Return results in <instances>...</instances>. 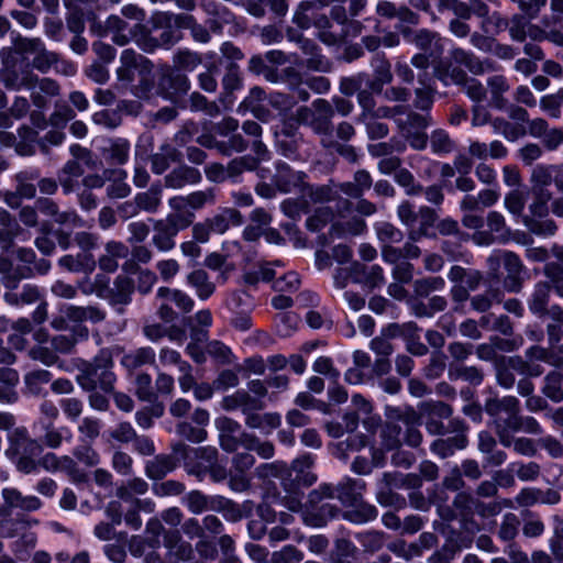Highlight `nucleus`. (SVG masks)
Instances as JSON below:
<instances>
[{
    "label": "nucleus",
    "instance_id": "nucleus-1",
    "mask_svg": "<svg viewBox=\"0 0 563 563\" xmlns=\"http://www.w3.org/2000/svg\"><path fill=\"white\" fill-rule=\"evenodd\" d=\"M313 463L314 456L305 453L294 460L290 466L283 461H275L260 465L256 473L262 478H278L287 492L296 493L299 486L316 483L317 476L311 471Z\"/></svg>",
    "mask_w": 563,
    "mask_h": 563
},
{
    "label": "nucleus",
    "instance_id": "nucleus-2",
    "mask_svg": "<svg viewBox=\"0 0 563 563\" xmlns=\"http://www.w3.org/2000/svg\"><path fill=\"white\" fill-rule=\"evenodd\" d=\"M485 411L492 418L494 428L530 434L542 433V428L533 417L520 415V402L515 396L490 398L485 402Z\"/></svg>",
    "mask_w": 563,
    "mask_h": 563
},
{
    "label": "nucleus",
    "instance_id": "nucleus-3",
    "mask_svg": "<svg viewBox=\"0 0 563 563\" xmlns=\"http://www.w3.org/2000/svg\"><path fill=\"white\" fill-rule=\"evenodd\" d=\"M333 495V488L331 485H320L318 489L312 490L309 494V507L302 508L300 498L297 495L284 497L282 499L276 498L274 503L286 507L292 512L302 514V519L307 526L322 527L331 518H334L338 514V508L331 503H323V498H331Z\"/></svg>",
    "mask_w": 563,
    "mask_h": 563
},
{
    "label": "nucleus",
    "instance_id": "nucleus-4",
    "mask_svg": "<svg viewBox=\"0 0 563 563\" xmlns=\"http://www.w3.org/2000/svg\"><path fill=\"white\" fill-rule=\"evenodd\" d=\"M76 380L86 391L100 388L104 393H112L117 380L113 373V356L110 350L102 349L92 361H79Z\"/></svg>",
    "mask_w": 563,
    "mask_h": 563
},
{
    "label": "nucleus",
    "instance_id": "nucleus-5",
    "mask_svg": "<svg viewBox=\"0 0 563 563\" xmlns=\"http://www.w3.org/2000/svg\"><path fill=\"white\" fill-rule=\"evenodd\" d=\"M120 63L117 70L119 80L132 82L139 79L140 84L132 88V92L140 99L147 98L154 85L151 62L133 49H124Z\"/></svg>",
    "mask_w": 563,
    "mask_h": 563
},
{
    "label": "nucleus",
    "instance_id": "nucleus-6",
    "mask_svg": "<svg viewBox=\"0 0 563 563\" xmlns=\"http://www.w3.org/2000/svg\"><path fill=\"white\" fill-rule=\"evenodd\" d=\"M533 200L528 207V213L522 217V223L533 234L548 238L555 234L558 225L549 214V201L552 198L551 191H532Z\"/></svg>",
    "mask_w": 563,
    "mask_h": 563
},
{
    "label": "nucleus",
    "instance_id": "nucleus-7",
    "mask_svg": "<svg viewBox=\"0 0 563 563\" xmlns=\"http://www.w3.org/2000/svg\"><path fill=\"white\" fill-rule=\"evenodd\" d=\"M526 358L510 356L507 362L518 374L526 376H540L543 373L544 369L538 362H544L563 369V354L550 349L538 345L531 346L526 351Z\"/></svg>",
    "mask_w": 563,
    "mask_h": 563
},
{
    "label": "nucleus",
    "instance_id": "nucleus-8",
    "mask_svg": "<svg viewBox=\"0 0 563 563\" xmlns=\"http://www.w3.org/2000/svg\"><path fill=\"white\" fill-rule=\"evenodd\" d=\"M342 192L351 198H360L363 192L357 188L356 183L345 181L339 185H324L310 190V196L319 202H334L335 214L339 218H345L353 210V203L345 198L339 196Z\"/></svg>",
    "mask_w": 563,
    "mask_h": 563
},
{
    "label": "nucleus",
    "instance_id": "nucleus-9",
    "mask_svg": "<svg viewBox=\"0 0 563 563\" xmlns=\"http://www.w3.org/2000/svg\"><path fill=\"white\" fill-rule=\"evenodd\" d=\"M332 117L333 108L324 99H317L312 102L311 108L300 107L296 111V119L299 123L310 126L327 141L331 140Z\"/></svg>",
    "mask_w": 563,
    "mask_h": 563
},
{
    "label": "nucleus",
    "instance_id": "nucleus-10",
    "mask_svg": "<svg viewBox=\"0 0 563 563\" xmlns=\"http://www.w3.org/2000/svg\"><path fill=\"white\" fill-rule=\"evenodd\" d=\"M59 313V317H54L51 321L52 328L57 331L66 330L67 321L78 324L86 321L99 323L107 317L106 311L98 306L62 305Z\"/></svg>",
    "mask_w": 563,
    "mask_h": 563
},
{
    "label": "nucleus",
    "instance_id": "nucleus-11",
    "mask_svg": "<svg viewBox=\"0 0 563 563\" xmlns=\"http://www.w3.org/2000/svg\"><path fill=\"white\" fill-rule=\"evenodd\" d=\"M406 42L413 44L422 53L431 56L432 62L439 59L444 52L449 40L442 38L438 33L427 29L412 31L407 26H398Z\"/></svg>",
    "mask_w": 563,
    "mask_h": 563
},
{
    "label": "nucleus",
    "instance_id": "nucleus-12",
    "mask_svg": "<svg viewBox=\"0 0 563 563\" xmlns=\"http://www.w3.org/2000/svg\"><path fill=\"white\" fill-rule=\"evenodd\" d=\"M385 415L388 420L399 421L405 424L406 433L404 441L407 445L411 448H417L420 445L422 441V434L418 427L421 424V419L419 413L412 407L386 406Z\"/></svg>",
    "mask_w": 563,
    "mask_h": 563
},
{
    "label": "nucleus",
    "instance_id": "nucleus-13",
    "mask_svg": "<svg viewBox=\"0 0 563 563\" xmlns=\"http://www.w3.org/2000/svg\"><path fill=\"white\" fill-rule=\"evenodd\" d=\"M317 25L320 27L319 40L328 46L340 45L346 38L356 37L363 30V24L356 20H349L344 25H329V18H319Z\"/></svg>",
    "mask_w": 563,
    "mask_h": 563
},
{
    "label": "nucleus",
    "instance_id": "nucleus-14",
    "mask_svg": "<svg viewBox=\"0 0 563 563\" xmlns=\"http://www.w3.org/2000/svg\"><path fill=\"white\" fill-rule=\"evenodd\" d=\"M184 450V460L187 472L202 481L208 475V468L212 467L218 459V450L213 446H201L198 449H188L179 445Z\"/></svg>",
    "mask_w": 563,
    "mask_h": 563
},
{
    "label": "nucleus",
    "instance_id": "nucleus-15",
    "mask_svg": "<svg viewBox=\"0 0 563 563\" xmlns=\"http://www.w3.org/2000/svg\"><path fill=\"white\" fill-rule=\"evenodd\" d=\"M0 81L12 91L32 88L36 75L27 67H19L12 59H4L0 69Z\"/></svg>",
    "mask_w": 563,
    "mask_h": 563
},
{
    "label": "nucleus",
    "instance_id": "nucleus-16",
    "mask_svg": "<svg viewBox=\"0 0 563 563\" xmlns=\"http://www.w3.org/2000/svg\"><path fill=\"white\" fill-rule=\"evenodd\" d=\"M449 430L455 435L448 439H438L431 444V452L441 459L451 456L457 450H463L467 445L464 422L460 419H452L449 422Z\"/></svg>",
    "mask_w": 563,
    "mask_h": 563
},
{
    "label": "nucleus",
    "instance_id": "nucleus-17",
    "mask_svg": "<svg viewBox=\"0 0 563 563\" xmlns=\"http://www.w3.org/2000/svg\"><path fill=\"white\" fill-rule=\"evenodd\" d=\"M488 262L493 267L495 264L498 265L503 262L508 276L505 278V287L510 292H518L521 289L520 274L523 265L520 257L509 251H503L494 253L489 256Z\"/></svg>",
    "mask_w": 563,
    "mask_h": 563
},
{
    "label": "nucleus",
    "instance_id": "nucleus-18",
    "mask_svg": "<svg viewBox=\"0 0 563 563\" xmlns=\"http://www.w3.org/2000/svg\"><path fill=\"white\" fill-rule=\"evenodd\" d=\"M488 231H476L472 239L481 246H488L494 242L506 243L509 240V229L506 225L505 218L497 211H492L487 216Z\"/></svg>",
    "mask_w": 563,
    "mask_h": 563
},
{
    "label": "nucleus",
    "instance_id": "nucleus-19",
    "mask_svg": "<svg viewBox=\"0 0 563 563\" xmlns=\"http://www.w3.org/2000/svg\"><path fill=\"white\" fill-rule=\"evenodd\" d=\"M275 168L273 183L279 191L285 194L297 190L305 191L307 175L303 172H296L284 162H276Z\"/></svg>",
    "mask_w": 563,
    "mask_h": 563
},
{
    "label": "nucleus",
    "instance_id": "nucleus-20",
    "mask_svg": "<svg viewBox=\"0 0 563 563\" xmlns=\"http://www.w3.org/2000/svg\"><path fill=\"white\" fill-rule=\"evenodd\" d=\"M477 499L465 493H460L453 501V509L449 507H439V514L444 520L460 518L466 530H473L467 526L468 519L474 515Z\"/></svg>",
    "mask_w": 563,
    "mask_h": 563
},
{
    "label": "nucleus",
    "instance_id": "nucleus-21",
    "mask_svg": "<svg viewBox=\"0 0 563 563\" xmlns=\"http://www.w3.org/2000/svg\"><path fill=\"white\" fill-rule=\"evenodd\" d=\"M288 38L297 42L302 53L308 56L306 66L309 69L322 73H327L331 69V62L320 54V48L312 40L297 35L291 31L288 32Z\"/></svg>",
    "mask_w": 563,
    "mask_h": 563
},
{
    "label": "nucleus",
    "instance_id": "nucleus-22",
    "mask_svg": "<svg viewBox=\"0 0 563 563\" xmlns=\"http://www.w3.org/2000/svg\"><path fill=\"white\" fill-rule=\"evenodd\" d=\"M91 31L97 32L100 36L112 34V41L124 46L129 43L132 37V31L128 22L121 19L119 15H110L104 25L101 23H93Z\"/></svg>",
    "mask_w": 563,
    "mask_h": 563
},
{
    "label": "nucleus",
    "instance_id": "nucleus-23",
    "mask_svg": "<svg viewBox=\"0 0 563 563\" xmlns=\"http://www.w3.org/2000/svg\"><path fill=\"white\" fill-rule=\"evenodd\" d=\"M219 431L220 446L227 452H234L241 445V426L228 417H220L214 420Z\"/></svg>",
    "mask_w": 563,
    "mask_h": 563
},
{
    "label": "nucleus",
    "instance_id": "nucleus-24",
    "mask_svg": "<svg viewBox=\"0 0 563 563\" xmlns=\"http://www.w3.org/2000/svg\"><path fill=\"white\" fill-rule=\"evenodd\" d=\"M429 123L428 114L411 113L408 115V125L404 129V134L412 148L418 151L426 148L428 136L424 129Z\"/></svg>",
    "mask_w": 563,
    "mask_h": 563
},
{
    "label": "nucleus",
    "instance_id": "nucleus-25",
    "mask_svg": "<svg viewBox=\"0 0 563 563\" xmlns=\"http://www.w3.org/2000/svg\"><path fill=\"white\" fill-rule=\"evenodd\" d=\"M333 488V495L331 498H323V503H330L329 500L336 497L343 506H354L362 499L363 492L365 489V482L363 479L344 478L336 488Z\"/></svg>",
    "mask_w": 563,
    "mask_h": 563
},
{
    "label": "nucleus",
    "instance_id": "nucleus-26",
    "mask_svg": "<svg viewBox=\"0 0 563 563\" xmlns=\"http://www.w3.org/2000/svg\"><path fill=\"white\" fill-rule=\"evenodd\" d=\"M197 143L207 148H217L223 155L243 152L247 143L240 134H233L227 142H218L212 134L203 133L196 139Z\"/></svg>",
    "mask_w": 563,
    "mask_h": 563
},
{
    "label": "nucleus",
    "instance_id": "nucleus-27",
    "mask_svg": "<svg viewBox=\"0 0 563 563\" xmlns=\"http://www.w3.org/2000/svg\"><path fill=\"white\" fill-rule=\"evenodd\" d=\"M499 442L506 448H512L517 454L523 456H534L538 452V441L529 438H515L514 431L504 428H494Z\"/></svg>",
    "mask_w": 563,
    "mask_h": 563
},
{
    "label": "nucleus",
    "instance_id": "nucleus-28",
    "mask_svg": "<svg viewBox=\"0 0 563 563\" xmlns=\"http://www.w3.org/2000/svg\"><path fill=\"white\" fill-rule=\"evenodd\" d=\"M164 545L170 563H180L189 561L192 556L190 543L181 540L178 531H168L164 536Z\"/></svg>",
    "mask_w": 563,
    "mask_h": 563
},
{
    "label": "nucleus",
    "instance_id": "nucleus-29",
    "mask_svg": "<svg viewBox=\"0 0 563 563\" xmlns=\"http://www.w3.org/2000/svg\"><path fill=\"white\" fill-rule=\"evenodd\" d=\"M89 338V330L84 324H77L73 328L70 334H58L51 339V346L54 349L56 355L68 354L73 351L78 342L85 341Z\"/></svg>",
    "mask_w": 563,
    "mask_h": 563
},
{
    "label": "nucleus",
    "instance_id": "nucleus-30",
    "mask_svg": "<svg viewBox=\"0 0 563 563\" xmlns=\"http://www.w3.org/2000/svg\"><path fill=\"white\" fill-rule=\"evenodd\" d=\"M27 90L31 91L32 103L36 108L43 109L47 106L49 98L59 95V85L52 78H40L36 75V82Z\"/></svg>",
    "mask_w": 563,
    "mask_h": 563
},
{
    "label": "nucleus",
    "instance_id": "nucleus-31",
    "mask_svg": "<svg viewBox=\"0 0 563 563\" xmlns=\"http://www.w3.org/2000/svg\"><path fill=\"white\" fill-rule=\"evenodd\" d=\"M8 440L10 448L5 451L8 456L21 451H30L32 454H40L42 451L41 445L35 441L29 439L27 430L24 427L12 428L8 432Z\"/></svg>",
    "mask_w": 563,
    "mask_h": 563
},
{
    "label": "nucleus",
    "instance_id": "nucleus-32",
    "mask_svg": "<svg viewBox=\"0 0 563 563\" xmlns=\"http://www.w3.org/2000/svg\"><path fill=\"white\" fill-rule=\"evenodd\" d=\"M58 264L68 272L89 275L95 271L97 262L92 253L79 251L76 255L67 254L62 256L58 260Z\"/></svg>",
    "mask_w": 563,
    "mask_h": 563
},
{
    "label": "nucleus",
    "instance_id": "nucleus-33",
    "mask_svg": "<svg viewBox=\"0 0 563 563\" xmlns=\"http://www.w3.org/2000/svg\"><path fill=\"white\" fill-rule=\"evenodd\" d=\"M202 179L201 173L190 166H179L165 177V185L173 189H179L187 185L199 184Z\"/></svg>",
    "mask_w": 563,
    "mask_h": 563
},
{
    "label": "nucleus",
    "instance_id": "nucleus-34",
    "mask_svg": "<svg viewBox=\"0 0 563 563\" xmlns=\"http://www.w3.org/2000/svg\"><path fill=\"white\" fill-rule=\"evenodd\" d=\"M2 497L9 508H16L24 511H35L42 506L40 498L33 495L24 496L16 488H3Z\"/></svg>",
    "mask_w": 563,
    "mask_h": 563
},
{
    "label": "nucleus",
    "instance_id": "nucleus-35",
    "mask_svg": "<svg viewBox=\"0 0 563 563\" xmlns=\"http://www.w3.org/2000/svg\"><path fill=\"white\" fill-rule=\"evenodd\" d=\"M398 475V473L383 474L382 483L384 486L377 492V501L382 506L401 508L406 505L405 498L390 488L391 485L396 484Z\"/></svg>",
    "mask_w": 563,
    "mask_h": 563
},
{
    "label": "nucleus",
    "instance_id": "nucleus-36",
    "mask_svg": "<svg viewBox=\"0 0 563 563\" xmlns=\"http://www.w3.org/2000/svg\"><path fill=\"white\" fill-rule=\"evenodd\" d=\"M186 284L195 290L200 300L209 299L216 291V285L210 280L205 269L198 268L187 275Z\"/></svg>",
    "mask_w": 563,
    "mask_h": 563
},
{
    "label": "nucleus",
    "instance_id": "nucleus-37",
    "mask_svg": "<svg viewBox=\"0 0 563 563\" xmlns=\"http://www.w3.org/2000/svg\"><path fill=\"white\" fill-rule=\"evenodd\" d=\"M319 18L328 16L324 14H319L317 12V7L313 2L302 1L298 5L294 14L292 21L301 30H308L311 26H314L318 30L317 36L319 37L320 27L317 25V21L319 20Z\"/></svg>",
    "mask_w": 563,
    "mask_h": 563
},
{
    "label": "nucleus",
    "instance_id": "nucleus-38",
    "mask_svg": "<svg viewBox=\"0 0 563 563\" xmlns=\"http://www.w3.org/2000/svg\"><path fill=\"white\" fill-rule=\"evenodd\" d=\"M490 19L495 21L498 29L508 27L509 35L512 41L525 42L527 38L529 20L523 15L515 14L509 21H507L499 14L494 13Z\"/></svg>",
    "mask_w": 563,
    "mask_h": 563
},
{
    "label": "nucleus",
    "instance_id": "nucleus-39",
    "mask_svg": "<svg viewBox=\"0 0 563 563\" xmlns=\"http://www.w3.org/2000/svg\"><path fill=\"white\" fill-rule=\"evenodd\" d=\"M177 236V233L174 229L168 227L163 219L155 220L153 224V236H152V244L159 251V252H169L172 251L175 245L176 241L175 238Z\"/></svg>",
    "mask_w": 563,
    "mask_h": 563
},
{
    "label": "nucleus",
    "instance_id": "nucleus-40",
    "mask_svg": "<svg viewBox=\"0 0 563 563\" xmlns=\"http://www.w3.org/2000/svg\"><path fill=\"white\" fill-rule=\"evenodd\" d=\"M372 66L375 71V79L369 80L366 77V86L373 92H379L383 89V86L388 84L393 78L390 73V64L384 56L376 55L372 60Z\"/></svg>",
    "mask_w": 563,
    "mask_h": 563
},
{
    "label": "nucleus",
    "instance_id": "nucleus-41",
    "mask_svg": "<svg viewBox=\"0 0 563 563\" xmlns=\"http://www.w3.org/2000/svg\"><path fill=\"white\" fill-rule=\"evenodd\" d=\"M353 269L357 272V276H354V283L364 284L369 288L379 287L384 284V271L378 265L365 267L358 262H353Z\"/></svg>",
    "mask_w": 563,
    "mask_h": 563
},
{
    "label": "nucleus",
    "instance_id": "nucleus-42",
    "mask_svg": "<svg viewBox=\"0 0 563 563\" xmlns=\"http://www.w3.org/2000/svg\"><path fill=\"white\" fill-rule=\"evenodd\" d=\"M245 423L252 429H258L262 433L269 434L282 423V417L277 412L249 413Z\"/></svg>",
    "mask_w": 563,
    "mask_h": 563
},
{
    "label": "nucleus",
    "instance_id": "nucleus-43",
    "mask_svg": "<svg viewBox=\"0 0 563 563\" xmlns=\"http://www.w3.org/2000/svg\"><path fill=\"white\" fill-rule=\"evenodd\" d=\"M227 503L223 498L208 497L198 490L190 492L185 499V504L189 511L199 515L209 509H216L220 505Z\"/></svg>",
    "mask_w": 563,
    "mask_h": 563
},
{
    "label": "nucleus",
    "instance_id": "nucleus-44",
    "mask_svg": "<svg viewBox=\"0 0 563 563\" xmlns=\"http://www.w3.org/2000/svg\"><path fill=\"white\" fill-rule=\"evenodd\" d=\"M0 274L3 275V284L9 289H14L23 278L34 276V269L29 266L16 267L11 272V263L8 258L0 256Z\"/></svg>",
    "mask_w": 563,
    "mask_h": 563
},
{
    "label": "nucleus",
    "instance_id": "nucleus-45",
    "mask_svg": "<svg viewBox=\"0 0 563 563\" xmlns=\"http://www.w3.org/2000/svg\"><path fill=\"white\" fill-rule=\"evenodd\" d=\"M156 353L151 346H143L123 355L121 364L128 369H135L143 365H155Z\"/></svg>",
    "mask_w": 563,
    "mask_h": 563
},
{
    "label": "nucleus",
    "instance_id": "nucleus-46",
    "mask_svg": "<svg viewBox=\"0 0 563 563\" xmlns=\"http://www.w3.org/2000/svg\"><path fill=\"white\" fill-rule=\"evenodd\" d=\"M40 177L37 168H27L15 174V190L21 198L32 199L36 195V187L33 184Z\"/></svg>",
    "mask_w": 563,
    "mask_h": 563
},
{
    "label": "nucleus",
    "instance_id": "nucleus-47",
    "mask_svg": "<svg viewBox=\"0 0 563 563\" xmlns=\"http://www.w3.org/2000/svg\"><path fill=\"white\" fill-rule=\"evenodd\" d=\"M180 153L179 151L170 145L163 144L159 147V151L152 156V170L155 174H163L170 165V163H175L179 161Z\"/></svg>",
    "mask_w": 563,
    "mask_h": 563
},
{
    "label": "nucleus",
    "instance_id": "nucleus-48",
    "mask_svg": "<svg viewBox=\"0 0 563 563\" xmlns=\"http://www.w3.org/2000/svg\"><path fill=\"white\" fill-rule=\"evenodd\" d=\"M378 512L374 505L364 503L362 499L354 506H350L344 514V518L349 521L363 525L376 519Z\"/></svg>",
    "mask_w": 563,
    "mask_h": 563
},
{
    "label": "nucleus",
    "instance_id": "nucleus-49",
    "mask_svg": "<svg viewBox=\"0 0 563 563\" xmlns=\"http://www.w3.org/2000/svg\"><path fill=\"white\" fill-rule=\"evenodd\" d=\"M551 287L547 282H539L534 285L533 291L528 300L529 310L533 314H543L550 299Z\"/></svg>",
    "mask_w": 563,
    "mask_h": 563
},
{
    "label": "nucleus",
    "instance_id": "nucleus-50",
    "mask_svg": "<svg viewBox=\"0 0 563 563\" xmlns=\"http://www.w3.org/2000/svg\"><path fill=\"white\" fill-rule=\"evenodd\" d=\"M162 86L168 87L172 91L168 92L172 96L185 95L189 91L191 82L187 75L176 69H168L162 78Z\"/></svg>",
    "mask_w": 563,
    "mask_h": 563
},
{
    "label": "nucleus",
    "instance_id": "nucleus-51",
    "mask_svg": "<svg viewBox=\"0 0 563 563\" xmlns=\"http://www.w3.org/2000/svg\"><path fill=\"white\" fill-rule=\"evenodd\" d=\"M30 110V102L23 96H15L7 112H0V126L10 128L13 120L24 118Z\"/></svg>",
    "mask_w": 563,
    "mask_h": 563
},
{
    "label": "nucleus",
    "instance_id": "nucleus-52",
    "mask_svg": "<svg viewBox=\"0 0 563 563\" xmlns=\"http://www.w3.org/2000/svg\"><path fill=\"white\" fill-rule=\"evenodd\" d=\"M176 467V461L170 455H157L145 466L146 475L152 479H161Z\"/></svg>",
    "mask_w": 563,
    "mask_h": 563
},
{
    "label": "nucleus",
    "instance_id": "nucleus-53",
    "mask_svg": "<svg viewBox=\"0 0 563 563\" xmlns=\"http://www.w3.org/2000/svg\"><path fill=\"white\" fill-rule=\"evenodd\" d=\"M451 57L453 62L465 66L474 75H482L487 70L485 63L470 51L453 48Z\"/></svg>",
    "mask_w": 563,
    "mask_h": 563
},
{
    "label": "nucleus",
    "instance_id": "nucleus-54",
    "mask_svg": "<svg viewBox=\"0 0 563 563\" xmlns=\"http://www.w3.org/2000/svg\"><path fill=\"white\" fill-rule=\"evenodd\" d=\"M269 4L271 10L277 15H285L288 11V4L285 0H245L247 12L256 18L265 14V7Z\"/></svg>",
    "mask_w": 563,
    "mask_h": 563
},
{
    "label": "nucleus",
    "instance_id": "nucleus-55",
    "mask_svg": "<svg viewBox=\"0 0 563 563\" xmlns=\"http://www.w3.org/2000/svg\"><path fill=\"white\" fill-rule=\"evenodd\" d=\"M437 78L444 85H456L462 86L468 78L466 73L459 67H454L450 64L440 63L434 67Z\"/></svg>",
    "mask_w": 563,
    "mask_h": 563
},
{
    "label": "nucleus",
    "instance_id": "nucleus-56",
    "mask_svg": "<svg viewBox=\"0 0 563 563\" xmlns=\"http://www.w3.org/2000/svg\"><path fill=\"white\" fill-rule=\"evenodd\" d=\"M366 229V223L360 218H352L346 222L335 221L330 228L332 239H341L347 235H360Z\"/></svg>",
    "mask_w": 563,
    "mask_h": 563
},
{
    "label": "nucleus",
    "instance_id": "nucleus-57",
    "mask_svg": "<svg viewBox=\"0 0 563 563\" xmlns=\"http://www.w3.org/2000/svg\"><path fill=\"white\" fill-rule=\"evenodd\" d=\"M157 297L175 303L183 312H189L195 306L194 299L183 290L161 287L157 290Z\"/></svg>",
    "mask_w": 563,
    "mask_h": 563
},
{
    "label": "nucleus",
    "instance_id": "nucleus-58",
    "mask_svg": "<svg viewBox=\"0 0 563 563\" xmlns=\"http://www.w3.org/2000/svg\"><path fill=\"white\" fill-rule=\"evenodd\" d=\"M435 221V214L433 210L428 207L420 208L418 212L417 224L409 232V239L411 241H419L422 236H428L430 229L433 228Z\"/></svg>",
    "mask_w": 563,
    "mask_h": 563
},
{
    "label": "nucleus",
    "instance_id": "nucleus-59",
    "mask_svg": "<svg viewBox=\"0 0 563 563\" xmlns=\"http://www.w3.org/2000/svg\"><path fill=\"white\" fill-rule=\"evenodd\" d=\"M490 124L496 134L503 135L507 141L515 142L526 135L527 131L522 124L511 123L504 118H494Z\"/></svg>",
    "mask_w": 563,
    "mask_h": 563
},
{
    "label": "nucleus",
    "instance_id": "nucleus-60",
    "mask_svg": "<svg viewBox=\"0 0 563 563\" xmlns=\"http://www.w3.org/2000/svg\"><path fill=\"white\" fill-rule=\"evenodd\" d=\"M554 164H538L531 172L530 183L532 191H550L548 187L553 183Z\"/></svg>",
    "mask_w": 563,
    "mask_h": 563
},
{
    "label": "nucleus",
    "instance_id": "nucleus-61",
    "mask_svg": "<svg viewBox=\"0 0 563 563\" xmlns=\"http://www.w3.org/2000/svg\"><path fill=\"white\" fill-rule=\"evenodd\" d=\"M173 64L178 71H194L202 64V56L190 49H179L173 56Z\"/></svg>",
    "mask_w": 563,
    "mask_h": 563
},
{
    "label": "nucleus",
    "instance_id": "nucleus-62",
    "mask_svg": "<svg viewBox=\"0 0 563 563\" xmlns=\"http://www.w3.org/2000/svg\"><path fill=\"white\" fill-rule=\"evenodd\" d=\"M542 393L552 401H563V373L551 371L544 377Z\"/></svg>",
    "mask_w": 563,
    "mask_h": 563
},
{
    "label": "nucleus",
    "instance_id": "nucleus-63",
    "mask_svg": "<svg viewBox=\"0 0 563 563\" xmlns=\"http://www.w3.org/2000/svg\"><path fill=\"white\" fill-rule=\"evenodd\" d=\"M195 325L190 328V338L192 341H207L209 333L208 329L212 325V314L210 310H199L195 317Z\"/></svg>",
    "mask_w": 563,
    "mask_h": 563
},
{
    "label": "nucleus",
    "instance_id": "nucleus-64",
    "mask_svg": "<svg viewBox=\"0 0 563 563\" xmlns=\"http://www.w3.org/2000/svg\"><path fill=\"white\" fill-rule=\"evenodd\" d=\"M543 274L549 279L550 287L559 298H563V265L556 262H548L543 267Z\"/></svg>",
    "mask_w": 563,
    "mask_h": 563
}]
</instances>
